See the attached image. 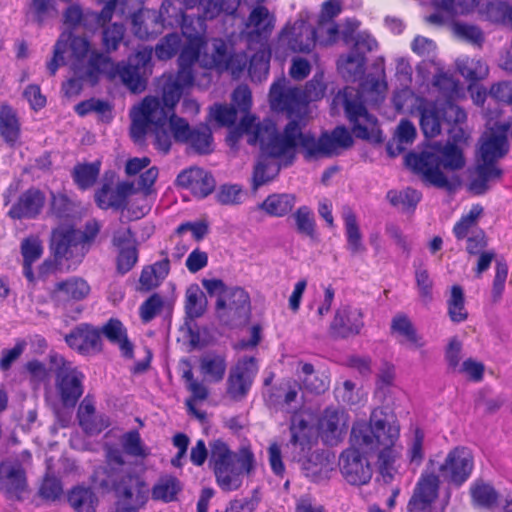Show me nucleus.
I'll use <instances>...</instances> for the list:
<instances>
[{
	"label": "nucleus",
	"mask_w": 512,
	"mask_h": 512,
	"mask_svg": "<svg viewBox=\"0 0 512 512\" xmlns=\"http://www.w3.org/2000/svg\"><path fill=\"white\" fill-rule=\"evenodd\" d=\"M255 117L246 115L237 127L229 131L227 142L234 146L242 135H247L250 145H259L261 151L274 158L293 159L296 149L305 159L312 160L339 154L353 145V138L347 128L336 127L331 133L316 138L303 132L299 122L291 120L283 132H278L270 119L256 123Z\"/></svg>",
	"instance_id": "obj_1"
},
{
	"label": "nucleus",
	"mask_w": 512,
	"mask_h": 512,
	"mask_svg": "<svg viewBox=\"0 0 512 512\" xmlns=\"http://www.w3.org/2000/svg\"><path fill=\"white\" fill-rule=\"evenodd\" d=\"M151 57L152 49L143 47L131 55L126 64H115L92 48L86 38L77 36L70 42L69 65L75 75L88 79L91 85L97 83L100 74H105L110 79L119 77L131 92L141 93L150 74Z\"/></svg>",
	"instance_id": "obj_2"
},
{
	"label": "nucleus",
	"mask_w": 512,
	"mask_h": 512,
	"mask_svg": "<svg viewBox=\"0 0 512 512\" xmlns=\"http://www.w3.org/2000/svg\"><path fill=\"white\" fill-rule=\"evenodd\" d=\"M104 449L106 465L95 470V484L115 493L117 512H139L148 502V485L126 465L119 448L106 444Z\"/></svg>",
	"instance_id": "obj_3"
},
{
	"label": "nucleus",
	"mask_w": 512,
	"mask_h": 512,
	"mask_svg": "<svg viewBox=\"0 0 512 512\" xmlns=\"http://www.w3.org/2000/svg\"><path fill=\"white\" fill-rule=\"evenodd\" d=\"M405 162L410 169L420 174L425 182L447 191H454L460 185V180L456 176L449 178L441 168L456 171L465 166L462 151L449 143H434L420 153H410L406 156Z\"/></svg>",
	"instance_id": "obj_4"
},
{
	"label": "nucleus",
	"mask_w": 512,
	"mask_h": 512,
	"mask_svg": "<svg viewBox=\"0 0 512 512\" xmlns=\"http://www.w3.org/2000/svg\"><path fill=\"white\" fill-rule=\"evenodd\" d=\"M411 98L413 108L420 116V126L426 137H436L441 133V125L446 123L453 124L454 127L449 130L455 141L464 139V131L459 125L466 121V113L454 103L447 100L431 101L422 97H414L409 90L402 91L394 97V103L398 110L403 108L400 98Z\"/></svg>",
	"instance_id": "obj_5"
},
{
	"label": "nucleus",
	"mask_w": 512,
	"mask_h": 512,
	"mask_svg": "<svg viewBox=\"0 0 512 512\" xmlns=\"http://www.w3.org/2000/svg\"><path fill=\"white\" fill-rule=\"evenodd\" d=\"M507 125L490 129L481 138L478 159L470 170L468 189L475 195H482L489 189V182L501 177L502 171L496 162L508 151Z\"/></svg>",
	"instance_id": "obj_6"
},
{
	"label": "nucleus",
	"mask_w": 512,
	"mask_h": 512,
	"mask_svg": "<svg viewBox=\"0 0 512 512\" xmlns=\"http://www.w3.org/2000/svg\"><path fill=\"white\" fill-rule=\"evenodd\" d=\"M367 89L376 93L374 101L383 97L386 84L377 79H371L362 85L361 91L352 87H346L334 98V104H343L347 118L353 125V133L357 138L374 142L381 141V131L377 119L368 113L364 106V93Z\"/></svg>",
	"instance_id": "obj_7"
},
{
	"label": "nucleus",
	"mask_w": 512,
	"mask_h": 512,
	"mask_svg": "<svg viewBox=\"0 0 512 512\" xmlns=\"http://www.w3.org/2000/svg\"><path fill=\"white\" fill-rule=\"evenodd\" d=\"M209 466L213 470L218 486L225 492L238 490L244 474L254 468V456L248 449L232 452L220 439L209 443Z\"/></svg>",
	"instance_id": "obj_8"
},
{
	"label": "nucleus",
	"mask_w": 512,
	"mask_h": 512,
	"mask_svg": "<svg viewBox=\"0 0 512 512\" xmlns=\"http://www.w3.org/2000/svg\"><path fill=\"white\" fill-rule=\"evenodd\" d=\"M172 117L178 116L160 99L146 97L140 106L131 111V136L135 141H140L151 130L155 134L156 147L167 153L172 144L170 131Z\"/></svg>",
	"instance_id": "obj_9"
},
{
	"label": "nucleus",
	"mask_w": 512,
	"mask_h": 512,
	"mask_svg": "<svg viewBox=\"0 0 512 512\" xmlns=\"http://www.w3.org/2000/svg\"><path fill=\"white\" fill-rule=\"evenodd\" d=\"M400 436V425L392 415L382 409H374L369 423L357 422L353 425L350 443L361 448L363 453L394 447Z\"/></svg>",
	"instance_id": "obj_10"
},
{
	"label": "nucleus",
	"mask_w": 512,
	"mask_h": 512,
	"mask_svg": "<svg viewBox=\"0 0 512 512\" xmlns=\"http://www.w3.org/2000/svg\"><path fill=\"white\" fill-rule=\"evenodd\" d=\"M202 285L210 296H216L215 314L225 325L245 322L250 311V297L241 287H228L221 279H203Z\"/></svg>",
	"instance_id": "obj_11"
},
{
	"label": "nucleus",
	"mask_w": 512,
	"mask_h": 512,
	"mask_svg": "<svg viewBox=\"0 0 512 512\" xmlns=\"http://www.w3.org/2000/svg\"><path fill=\"white\" fill-rule=\"evenodd\" d=\"M50 363L56 373V389L61 402L66 407H73L83 394V374L58 354L50 355Z\"/></svg>",
	"instance_id": "obj_12"
},
{
	"label": "nucleus",
	"mask_w": 512,
	"mask_h": 512,
	"mask_svg": "<svg viewBox=\"0 0 512 512\" xmlns=\"http://www.w3.org/2000/svg\"><path fill=\"white\" fill-rule=\"evenodd\" d=\"M79 230L71 226H59L54 229L50 248L56 260H67L79 264L87 254L86 246L81 241Z\"/></svg>",
	"instance_id": "obj_13"
},
{
	"label": "nucleus",
	"mask_w": 512,
	"mask_h": 512,
	"mask_svg": "<svg viewBox=\"0 0 512 512\" xmlns=\"http://www.w3.org/2000/svg\"><path fill=\"white\" fill-rule=\"evenodd\" d=\"M473 469L474 457L472 451L464 446H458L450 450L444 462L438 467L443 480L456 486H461L466 482Z\"/></svg>",
	"instance_id": "obj_14"
},
{
	"label": "nucleus",
	"mask_w": 512,
	"mask_h": 512,
	"mask_svg": "<svg viewBox=\"0 0 512 512\" xmlns=\"http://www.w3.org/2000/svg\"><path fill=\"white\" fill-rule=\"evenodd\" d=\"M353 446L345 449L339 457V469L344 480L353 486H362L370 482L373 469L367 458Z\"/></svg>",
	"instance_id": "obj_15"
},
{
	"label": "nucleus",
	"mask_w": 512,
	"mask_h": 512,
	"mask_svg": "<svg viewBox=\"0 0 512 512\" xmlns=\"http://www.w3.org/2000/svg\"><path fill=\"white\" fill-rule=\"evenodd\" d=\"M269 96L272 109L286 112L289 118L306 113L307 103L302 89L288 86L284 78L273 83Z\"/></svg>",
	"instance_id": "obj_16"
},
{
	"label": "nucleus",
	"mask_w": 512,
	"mask_h": 512,
	"mask_svg": "<svg viewBox=\"0 0 512 512\" xmlns=\"http://www.w3.org/2000/svg\"><path fill=\"white\" fill-rule=\"evenodd\" d=\"M170 131L177 142L188 143L200 154L212 151V133L207 125L191 129L188 122L181 117H172Z\"/></svg>",
	"instance_id": "obj_17"
},
{
	"label": "nucleus",
	"mask_w": 512,
	"mask_h": 512,
	"mask_svg": "<svg viewBox=\"0 0 512 512\" xmlns=\"http://www.w3.org/2000/svg\"><path fill=\"white\" fill-rule=\"evenodd\" d=\"M257 373L253 357H244L230 369L226 382V395L233 401H241L248 394Z\"/></svg>",
	"instance_id": "obj_18"
},
{
	"label": "nucleus",
	"mask_w": 512,
	"mask_h": 512,
	"mask_svg": "<svg viewBox=\"0 0 512 512\" xmlns=\"http://www.w3.org/2000/svg\"><path fill=\"white\" fill-rule=\"evenodd\" d=\"M315 43V28L304 20H297L281 31L277 48H287L292 52H310Z\"/></svg>",
	"instance_id": "obj_19"
},
{
	"label": "nucleus",
	"mask_w": 512,
	"mask_h": 512,
	"mask_svg": "<svg viewBox=\"0 0 512 512\" xmlns=\"http://www.w3.org/2000/svg\"><path fill=\"white\" fill-rule=\"evenodd\" d=\"M348 421V414L344 410L326 408L318 420L319 436L327 445H338L347 434Z\"/></svg>",
	"instance_id": "obj_20"
},
{
	"label": "nucleus",
	"mask_w": 512,
	"mask_h": 512,
	"mask_svg": "<svg viewBox=\"0 0 512 512\" xmlns=\"http://www.w3.org/2000/svg\"><path fill=\"white\" fill-rule=\"evenodd\" d=\"M203 46L204 40L202 37H189L188 44L183 48L179 56V71L173 81L183 89L193 84L197 67L203 66L199 59Z\"/></svg>",
	"instance_id": "obj_21"
},
{
	"label": "nucleus",
	"mask_w": 512,
	"mask_h": 512,
	"mask_svg": "<svg viewBox=\"0 0 512 512\" xmlns=\"http://www.w3.org/2000/svg\"><path fill=\"white\" fill-rule=\"evenodd\" d=\"M65 341L70 348L84 356L100 353L103 343L100 330L90 324H80L65 336Z\"/></svg>",
	"instance_id": "obj_22"
},
{
	"label": "nucleus",
	"mask_w": 512,
	"mask_h": 512,
	"mask_svg": "<svg viewBox=\"0 0 512 512\" xmlns=\"http://www.w3.org/2000/svg\"><path fill=\"white\" fill-rule=\"evenodd\" d=\"M27 481L22 465L15 461H5L0 465V491L8 498L20 499L26 491Z\"/></svg>",
	"instance_id": "obj_23"
},
{
	"label": "nucleus",
	"mask_w": 512,
	"mask_h": 512,
	"mask_svg": "<svg viewBox=\"0 0 512 512\" xmlns=\"http://www.w3.org/2000/svg\"><path fill=\"white\" fill-rule=\"evenodd\" d=\"M65 23L76 27L84 26L88 30H95L99 26L111 21L113 16V5H105L100 13L93 11L83 12L79 6L72 5L65 12Z\"/></svg>",
	"instance_id": "obj_24"
},
{
	"label": "nucleus",
	"mask_w": 512,
	"mask_h": 512,
	"mask_svg": "<svg viewBox=\"0 0 512 512\" xmlns=\"http://www.w3.org/2000/svg\"><path fill=\"white\" fill-rule=\"evenodd\" d=\"M177 184L199 198L208 196L215 188V180L212 175L197 167L182 171L177 176Z\"/></svg>",
	"instance_id": "obj_25"
},
{
	"label": "nucleus",
	"mask_w": 512,
	"mask_h": 512,
	"mask_svg": "<svg viewBox=\"0 0 512 512\" xmlns=\"http://www.w3.org/2000/svg\"><path fill=\"white\" fill-rule=\"evenodd\" d=\"M362 327L361 311L350 306H342L336 311L330 330L336 337L346 338L358 334Z\"/></svg>",
	"instance_id": "obj_26"
},
{
	"label": "nucleus",
	"mask_w": 512,
	"mask_h": 512,
	"mask_svg": "<svg viewBox=\"0 0 512 512\" xmlns=\"http://www.w3.org/2000/svg\"><path fill=\"white\" fill-rule=\"evenodd\" d=\"M91 292L89 283L82 277L72 276L57 282L50 291V296L57 302L82 301Z\"/></svg>",
	"instance_id": "obj_27"
},
{
	"label": "nucleus",
	"mask_w": 512,
	"mask_h": 512,
	"mask_svg": "<svg viewBox=\"0 0 512 512\" xmlns=\"http://www.w3.org/2000/svg\"><path fill=\"white\" fill-rule=\"evenodd\" d=\"M439 477L441 476L435 475L434 471L422 475L408 505L411 511H422L435 501L438 496Z\"/></svg>",
	"instance_id": "obj_28"
},
{
	"label": "nucleus",
	"mask_w": 512,
	"mask_h": 512,
	"mask_svg": "<svg viewBox=\"0 0 512 512\" xmlns=\"http://www.w3.org/2000/svg\"><path fill=\"white\" fill-rule=\"evenodd\" d=\"M44 205L43 194L36 189H29L23 193L18 202L8 212L13 219L32 218L41 211Z\"/></svg>",
	"instance_id": "obj_29"
},
{
	"label": "nucleus",
	"mask_w": 512,
	"mask_h": 512,
	"mask_svg": "<svg viewBox=\"0 0 512 512\" xmlns=\"http://www.w3.org/2000/svg\"><path fill=\"white\" fill-rule=\"evenodd\" d=\"M133 189L134 185L127 182L118 184L115 189L105 184L96 192L95 199L99 207L103 209L121 208L125 205L126 198Z\"/></svg>",
	"instance_id": "obj_30"
},
{
	"label": "nucleus",
	"mask_w": 512,
	"mask_h": 512,
	"mask_svg": "<svg viewBox=\"0 0 512 512\" xmlns=\"http://www.w3.org/2000/svg\"><path fill=\"white\" fill-rule=\"evenodd\" d=\"M227 361L224 354L209 352L201 356L199 370L203 378L209 382H221L225 376Z\"/></svg>",
	"instance_id": "obj_31"
},
{
	"label": "nucleus",
	"mask_w": 512,
	"mask_h": 512,
	"mask_svg": "<svg viewBox=\"0 0 512 512\" xmlns=\"http://www.w3.org/2000/svg\"><path fill=\"white\" fill-rule=\"evenodd\" d=\"M298 378L304 389L316 394L324 393L329 388L328 375L324 372H316L310 363L299 362Z\"/></svg>",
	"instance_id": "obj_32"
},
{
	"label": "nucleus",
	"mask_w": 512,
	"mask_h": 512,
	"mask_svg": "<svg viewBox=\"0 0 512 512\" xmlns=\"http://www.w3.org/2000/svg\"><path fill=\"white\" fill-rule=\"evenodd\" d=\"M112 344L119 347L122 356L131 358L133 356V344L129 341L127 330L117 319H110L100 330Z\"/></svg>",
	"instance_id": "obj_33"
},
{
	"label": "nucleus",
	"mask_w": 512,
	"mask_h": 512,
	"mask_svg": "<svg viewBox=\"0 0 512 512\" xmlns=\"http://www.w3.org/2000/svg\"><path fill=\"white\" fill-rule=\"evenodd\" d=\"M195 5V0H164L159 17L168 25H182L185 22L184 10L193 8Z\"/></svg>",
	"instance_id": "obj_34"
},
{
	"label": "nucleus",
	"mask_w": 512,
	"mask_h": 512,
	"mask_svg": "<svg viewBox=\"0 0 512 512\" xmlns=\"http://www.w3.org/2000/svg\"><path fill=\"white\" fill-rule=\"evenodd\" d=\"M67 501L75 512H95L98 498L90 487L75 486L67 493Z\"/></svg>",
	"instance_id": "obj_35"
},
{
	"label": "nucleus",
	"mask_w": 512,
	"mask_h": 512,
	"mask_svg": "<svg viewBox=\"0 0 512 512\" xmlns=\"http://www.w3.org/2000/svg\"><path fill=\"white\" fill-rule=\"evenodd\" d=\"M181 490L180 481L176 477L167 474L159 477L150 492L154 501L169 503L177 499Z\"/></svg>",
	"instance_id": "obj_36"
},
{
	"label": "nucleus",
	"mask_w": 512,
	"mask_h": 512,
	"mask_svg": "<svg viewBox=\"0 0 512 512\" xmlns=\"http://www.w3.org/2000/svg\"><path fill=\"white\" fill-rule=\"evenodd\" d=\"M417 135L414 124L408 120H401L394 138L388 143L387 151L391 156H397L410 146Z\"/></svg>",
	"instance_id": "obj_37"
},
{
	"label": "nucleus",
	"mask_w": 512,
	"mask_h": 512,
	"mask_svg": "<svg viewBox=\"0 0 512 512\" xmlns=\"http://www.w3.org/2000/svg\"><path fill=\"white\" fill-rule=\"evenodd\" d=\"M43 253L41 240L37 236H29L21 242V255L23 257V273L30 281H34L32 264L40 259Z\"/></svg>",
	"instance_id": "obj_38"
},
{
	"label": "nucleus",
	"mask_w": 512,
	"mask_h": 512,
	"mask_svg": "<svg viewBox=\"0 0 512 512\" xmlns=\"http://www.w3.org/2000/svg\"><path fill=\"white\" fill-rule=\"evenodd\" d=\"M274 23V15L265 6L258 5L251 11L247 26L259 37L267 38L274 29Z\"/></svg>",
	"instance_id": "obj_39"
},
{
	"label": "nucleus",
	"mask_w": 512,
	"mask_h": 512,
	"mask_svg": "<svg viewBox=\"0 0 512 512\" xmlns=\"http://www.w3.org/2000/svg\"><path fill=\"white\" fill-rule=\"evenodd\" d=\"M0 133L9 144L15 143L20 135V124L17 114L7 104H2L0 108Z\"/></svg>",
	"instance_id": "obj_40"
},
{
	"label": "nucleus",
	"mask_w": 512,
	"mask_h": 512,
	"mask_svg": "<svg viewBox=\"0 0 512 512\" xmlns=\"http://www.w3.org/2000/svg\"><path fill=\"white\" fill-rule=\"evenodd\" d=\"M198 11L204 19H214L222 12L232 15L236 12L238 0H195Z\"/></svg>",
	"instance_id": "obj_41"
},
{
	"label": "nucleus",
	"mask_w": 512,
	"mask_h": 512,
	"mask_svg": "<svg viewBox=\"0 0 512 512\" xmlns=\"http://www.w3.org/2000/svg\"><path fill=\"white\" fill-rule=\"evenodd\" d=\"M343 219L347 237V249L352 255L363 253L365 251V246L362 242V234L355 214L348 210L344 213Z\"/></svg>",
	"instance_id": "obj_42"
},
{
	"label": "nucleus",
	"mask_w": 512,
	"mask_h": 512,
	"mask_svg": "<svg viewBox=\"0 0 512 512\" xmlns=\"http://www.w3.org/2000/svg\"><path fill=\"white\" fill-rule=\"evenodd\" d=\"M295 205V196L292 194H273L268 196L260 208L271 216L282 217L288 214Z\"/></svg>",
	"instance_id": "obj_43"
},
{
	"label": "nucleus",
	"mask_w": 512,
	"mask_h": 512,
	"mask_svg": "<svg viewBox=\"0 0 512 512\" xmlns=\"http://www.w3.org/2000/svg\"><path fill=\"white\" fill-rule=\"evenodd\" d=\"M483 214V207L479 204L473 205L466 215L454 225L453 233L458 240H463L474 233L478 229V221Z\"/></svg>",
	"instance_id": "obj_44"
},
{
	"label": "nucleus",
	"mask_w": 512,
	"mask_h": 512,
	"mask_svg": "<svg viewBox=\"0 0 512 512\" xmlns=\"http://www.w3.org/2000/svg\"><path fill=\"white\" fill-rule=\"evenodd\" d=\"M330 464L327 459L318 453H312L302 463V471L307 478L314 482H320L329 477Z\"/></svg>",
	"instance_id": "obj_45"
},
{
	"label": "nucleus",
	"mask_w": 512,
	"mask_h": 512,
	"mask_svg": "<svg viewBox=\"0 0 512 512\" xmlns=\"http://www.w3.org/2000/svg\"><path fill=\"white\" fill-rule=\"evenodd\" d=\"M374 452L378 453V468L379 473L385 483H389L393 480L395 474L397 473V468L395 466L396 460L399 458V451L394 447L383 448L379 450H375Z\"/></svg>",
	"instance_id": "obj_46"
},
{
	"label": "nucleus",
	"mask_w": 512,
	"mask_h": 512,
	"mask_svg": "<svg viewBox=\"0 0 512 512\" xmlns=\"http://www.w3.org/2000/svg\"><path fill=\"white\" fill-rule=\"evenodd\" d=\"M460 74L470 81L483 80L488 76V65L480 59L462 58L457 60Z\"/></svg>",
	"instance_id": "obj_47"
},
{
	"label": "nucleus",
	"mask_w": 512,
	"mask_h": 512,
	"mask_svg": "<svg viewBox=\"0 0 512 512\" xmlns=\"http://www.w3.org/2000/svg\"><path fill=\"white\" fill-rule=\"evenodd\" d=\"M424 432L419 427H414L407 440L406 455L411 465L420 466L424 456Z\"/></svg>",
	"instance_id": "obj_48"
},
{
	"label": "nucleus",
	"mask_w": 512,
	"mask_h": 512,
	"mask_svg": "<svg viewBox=\"0 0 512 512\" xmlns=\"http://www.w3.org/2000/svg\"><path fill=\"white\" fill-rule=\"evenodd\" d=\"M447 307L451 321L460 323L467 319L468 312L465 308L464 292L459 285L452 286L450 296L447 300Z\"/></svg>",
	"instance_id": "obj_49"
},
{
	"label": "nucleus",
	"mask_w": 512,
	"mask_h": 512,
	"mask_svg": "<svg viewBox=\"0 0 512 512\" xmlns=\"http://www.w3.org/2000/svg\"><path fill=\"white\" fill-rule=\"evenodd\" d=\"M100 173V162L78 164L73 169V179L79 188L85 190L96 182Z\"/></svg>",
	"instance_id": "obj_50"
},
{
	"label": "nucleus",
	"mask_w": 512,
	"mask_h": 512,
	"mask_svg": "<svg viewBox=\"0 0 512 512\" xmlns=\"http://www.w3.org/2000/svg\"><path fill=\"white\" fill-rule=\"evenodd\" d=\"M207 307L205 294L197 285H192L186 290L185 309L189 318L195 319L201 317Z\"/></svg>",
	"instance_id": "obj_51"
},
{
	"label": "nucleus",
	"mask_w": 512,
	"mask_h": 512,
	"mask_svg": "<svg viewBox=\"0 0 512 512\" xmlns=\"http://www.w3.org/2000/svg\"><path fill=\"white\" fill-rule=\"evenodd\" d=\"M291 440L290 444L299 447L301 451L310 447L313 431L309 424L300 418H294L290 427Z\"/></svg>",
	"instance_id": "obj_52"
},
{
	"label": "nucleus",
	"mask_w": 512,
	"mask_h": 512,
	"mask_svg": "<svg viewBox=\"0 0 512 512\" xmlns=\"http://www.w3.org/2000/svg\"><path fill=\"white\" fill-rule=\"evenodd\" d=\"M392 331L403 337L414 348L423 346L421 337H419L411 323L405 315H397L393 318L391 324Z\"/></svg>",
	"instance_id": "obj_53"
},
{
	"label": "nucleus",
	"mask_w": 512,
	"mask_h": 512,
	"mask_svg": "<svg viewBox=\"0 0 512 512\" xmlns=\"http://www.w3.org/2000/svg\"><path fill=\"white\" fill-rule=\"evenodd\" d=\"M120 442L124 452L130 456L144 459L150 455L149 448L145 446L137 430L123 434Z\"/></svg>",
	"instance_id": "obj_54"
},
{
	"label": "nucleus",
	"mask_w": 512,
	"mask_h": 512,
	"mask_svg": "<svg viewBox=\"0 0 512 512\" xmlns=\"http://www.w3.org/2000/svg\"><path fill=\"white\" fill-rule=\"evenodd\" d=\"M415 283L418 289L420 302L427 306L433 301L434 282L428 270L423 265L415 267Z\"/></svg>",
	"instance_id": "obj_55"
},
{
	"label": "nucleus",
	"mask_w": 512,
	"mask_h": 512,
	"mask_svg": "<svg viewBox=\"0 0 512 512\" xmlns=\"http://www.w3.org/2000/svg\"><path fill=\"white\" fill-rule=\"evenodd\" d=\"M296 230L310 239L316 238V224L313 212L307 206L299 207L293 214Z\"/></svg>",
	"instance_id": "obj_56"
},
{
	"label": "nucleus",
	"mask_w": 512,
	"mask_h": 512,
	"mask_svg": "<svg viewBox=\"0 0 512 512\" xmlns=\"http://www.w3.org/2000/svg\"><path fill=\"white\" fill-rule=\"evenodd\" d=\"M387 199L396 207L403 210L414 209L421 199V193L412 188L402 191L391 190L387 193Z\"/></svg>",
	"instance_id": "obj_57"
},
{
	"label": "nucleus",
	"mask_w": 512,
	"mask_h": 512,
	"mask_svg": "<svg viewBox=\"0 0 512 512\" xmlns=\"http://www.w3.org/2000/svg\"><path fill=\"white\" fill-rule=\"evenodd\" d=\"M230 53L228 46L222 39H213L211 43V56L209 58L203 57L201 64L205 68H217L219 71L225 64Z\"/></svg>",
	"instance_id": "obj_58"
},
{
	"label": "nucleus",
	"mask_w": 512,
	"mask_h": 512,
	"mask_svg": "<svg viewBox=\"0 0 512 512\" xmlns=\"http://www.w3.org/2000/svg\"><path fill=\"white\" fill-rule=\"evenodd\" d=\"M105 23L102 32V41L105 49L110 51H115L120 43L122 42L125 34V27L120 23H112L110 25H106Z\"/></svg>",
	"instance_id": "obj_59"
},
{
	"label": "nucleus",
	"mask_w": 512,
	"mask_h": 512,
	"mask_svg": "<svg viewBox=\"0 0 512 512\" xmlns=\"http://www.w3.org/2000/svg\"><path fill=\"white\" fill-rule=\"evenodd\" d=\"M364 58L360 53L347 57L343 62H339V69L343 76L350 80H357L364 74Z\"/></svg>",
	"instance_id": "obj_60"
},
{
	"label": "nucleus",
	"mask_w": 512,
	"mask_h": 512,
	"mask_svg": "<svg viewBox=\"0 0 512 512\" xmlns=\"http://www.w3.org/2000/svg\"><path fill=\"white\" fill-rule=\"evenodd\" d=\"M473 501L482 507H490L497 501V493L488 484L477 482L470 488Z\"/></svg>",
	"instance_id": "obj_61"
},
{
	"label": "nucleus",
	"mask_w": 512,
	"mask_h": 512,
	"mask_svg": "<svg viewBox=\"0 0 512 512\" xmlns=\"http://www.w3.org/2000/svg\"><path fill=\"white\" fill-rule=\"evenodd\" d=\"M180 44L181 38L178 34H168L156 45L155 54L160 60L170 59L177 53Z\"/></svg>",
	"instance_id": "obj_62"
},
{
	"label": "nucleus",
	"mask_w": 512,
	"mask_h": 512,
	"mask_svg": "<svg viewBox=\"0 0 512 512\" xmlns=\"http://www.w3.org/2000/svg\"><path fill=\"white\" fill-rule=\"evenodd\" d=\"M326 91V84L324 82L323 73H316L314 77L307 82L302 94L308 104L312 101L320 100L324 97Z\"/></svg>",
	"instance_id": "obj_63"
},
{
	"label": "nucleus",
	"mask_w": 512,
	"mask_h": 512,
	"mask_svg": "<svg viewBox=\"0 0 512 512\" xmlns=\"http://www.w3.org/2000/svg\"><path fill=\"white\" fill-rule=\"evenodd\" d=\"M258 489L253 490L251 497L234 499L229 502L224 512H254L260 503Z\"/></svg>",
	"instance_id": "obj_64"
}]
</instances>
